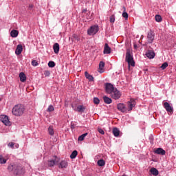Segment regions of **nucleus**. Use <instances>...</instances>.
I'll return each mask as SVG.
<instances>
[{"label": "nucleus", "instance_id": "obj_47", "mask_svg": "<svg viewBox=\"0 0 176 176\" xmlns=\"http://www.w3.org/2000/svg\"><path fill=\"white\" fill-rule=\"evenodd\" d=\"M135 49L137 47V45H134Z\"/></svg>", "mask_w": 176, "mask_h": 176}, {"label": "nucleus", "instance_id": "obj_35", "mask_svg": "<svg viewBox=\"0 0 176 176\" xmlns=\"http://www.w3.org/2000/svg\"><path fill=\"white\" fill-rule=\"evenodd\" d=\"M104 67H105V63L100 61L99 63V69L102 70V68H104Z\"/></svg>", "mask_w": 176, "mask_h": 176}, {"label": "nucleus", "instance_id": "obj_48", "mask_svg": "<svg viewBox=\"0 0 176 176\" xmlns=\"http://www.w3.org/2000/svg\"><path fill=\"white\" fill-rule=\"evenodd\" d=\"M122 176H127V175H123Z\"/></svg>", "mask_w": 176, "mask_h": 176}, {"label": "nucleus", "instance_id": "obj_29", "mask_svg": "<svg viewBox=\"0 0 176 176\" xmlns=\"http://www.w3.org/2000/svg\"><path fill=\"white\" fill-rule=\"evenodd\" d=\"M78 156V151L76 150L74 151L70 155V158L75 159Z\"/></svg>", "mask_w": 176, "mask_h": 176}, {"label": "nucleus", "instance_id": "obj_11", "mask_svg": "<svg viewBox=\"0 0 176 176\" xmlns=\"http://www.w3.org/2000/svg\"><path fill=\"white\" fill-rule=\"evenodd\" d=\"M164 107L166 111L169 112V113H173V112H174V109L170 105V103L165 102L164 103Z\"/></svg>", "mask_w": 176, "mask_h": 176}, {"label": "nucleus", "instance_id": "obj_7", "mask_svg": "<svg viewBox=\"0 0 176 176\" xmlns=\"http://www.w3.org/2000/svg\"><path fill=\"white\" fill-rule=\"evenodd\" d=\"M116 88L113 87V85L111 83H107L105 85V91L107 94H111V93L116 89Z\"/></svg>", "mask_w": 176, "mask_h": 176}, {"label": "nucleus", "instance_id": "obj_3", "mask_svg": "<svg viewBox=\"0 0 176 176\" xmlns=\"http://www.w3.org/2000/svg\"><path fill=\"white\" fill-rule=\"evenodd\" d=\"M125 61L128 63L129 67H135V62H134L133 55H131L130 51H127L126 53Z\"/></svg>", "mask_w": 176, "mask_h": 176}, {"label": "nucleus", "instance_id": "obj_16", "mask_svg": "<svg viewBox=\"0 0 176 176\" xmlns=\"http://www.w3.org/2000/svg\"><path fill=\"white\" fill-rule=\"evenodd\" d=\"M53 49L55 54H58V52H60V45L58 43H54Z\"/></svg>", "mask_w": 176, "mask_h": 176}, {"label": "nucleus", "instance_id": "obj_45", "mask_svg": "<svg viewBox=\"0 0 176 176\" xmlns=\"http://www.w3.org/2000/svg\"><path fill=\"white\" fill-rule=\"evenodd\" d=\"M15 148H19V144L15 145Z\"/></svg>", "mask_w": 176, "mask_h": 176}, {"label": "nucleus", "instance_id": "obj_22", "mask_svg": "<svg viewBox=\"0 0 176 176\" xmlns=\"http://www.w3.org/2000/svg\"><path fill=\"white\" fill-rule=\"evenodd\" d=\"M67 166L68 162H67L66 161H61L59 164V167H60L61 168H67Z\"/></svg>", "mask_w": 176, "mask_h": 176}, {"label": "nucleus", "instance_id": "obj_43", "mask_svg": "<svg viewBox=\"0 0 176 176\" xmlns=\"http://www.w3.org/2000/svg\"><path fill=\"white\" fill-rule=\"evenodd\" d=\"M74 38H75L76 39V41H80L79 37H78V36L76 34H74Z\"/></svg>", "mask_w": 176, "mask_h": 176}, {"label": "nucleus", "instance_id": "obj_39", "mask_svg": "<svg viewBox=\"0 0 176 176\" xmlns=\"http://www.w3.org/2000/svg\"><path fill=\"white\" fill-rule=\"evenodd\" d=\"M32 65H33V67H37V65H38V62H36V60H34L32 61Z\"/></svg>", "mask_w": 176, "mask_h": 176}, {"label": "nucleus", "instance_id": "obj_18", "mask_svg": "<svg viewBox=\"0 0 176 176\" xmlns=\"http://www.w3.org/2000/svg\"><path fill=\"white\" fill-rule=\"evenodd\" d=\"M155 153H157V155H166V151L162 148H158L155 150Z\"/></svg>", "mask_w": 176, "mask_h": 176}, {"label": "nucleus", "instance_id": "obj_26", "mask_svg": "<svg viewBox=\"0 0 176 176\" xmlns=\"http://www.w3.org/2000/svg\"><path fill=\"white\" fill-rule=\"evenodd\" d=\"M48 133L50 134V135H54V129H53V126H49Z\"/></svg>", "mask_w": 176, "mask_h": 176}, {"label": "nucleus", "instance_id": "obj_8", "mask_svg": "<svg viewBox=\"0 0 176 176\" xmlns=\"http://www.w3.org/2000/svg\"><path fill=\"white\" fill-rule=\"evenodd\" d=\"M153 41H155V33L151 30L147 34V42L148 43H153Z\"/></svg>", "mask_w": 176, "mask_h": 176}, {"label": "nucleus", "instance_id": "obj_30", "mask_svg": "<svg viewBox=\"0 0 176 176\" xmlns=\"http://www.w3.org/2000/svg\"><path fill=\"white\" fill-rule=\"evenodd\" d=\"M89 134L88 133H85L80 136L78 137V141H83L85 140V138Z\"/></svg>", "mask_w": 176, "mask_h": 176}, {"label": "nucleus", "instance_id": "obj_10", "mask_svg": "<svg viewBox=\"0 0 176 176\" xmlns=\"http://www.w3.org/2000/svg\"><path fill=\"white\" fill-rule=\"evenodd\" d=\"M127 104L128 111H133V108L135 107V100L131 98L129 101H128Z\"/></svg>", "mask_w": 176, "mask_h": 176}, {"label": "nucleus", "instance_id": "obj_33", "mask_svg": "<svg viewBox=\"0 0 176 176\" xmlns=\"http://www.w3.org/2000/svg\"><path fill=\"white\" fill-rule=\"evenodd\" d=\"M48 67H50V68H54V67H56V63L51 60L48 63Z\"/></svg>", "mask_w": 176, "mask_h": 176}, {"label": "nucleus", "instance_id": "obj_36", "mask_svg": "<svg viewBox=\"0 0 176 176\" xmlns=\"http://www.w3.org/2000/svg\"><path fill=\"white\" fill-rule=\"evenodd\" d=\"M47 111V112H53V111H54V107H53V105H50Z\"/></svg>", "mask_w": 176, "mask_h": 176}, {"label": "nucleus", "instance_id": "obj_5", "mask_svg": "<svg viewBox=\"0 0 176 176\" xmlns=\"http://www.w3.org/2000/svg\"><path fill=\"white\" fill-rule=\"evenodd\" d=\"M0 120L5 124V126H10V121L9 120V117H8V116H0Z\"/></svg>", "mask_w": 176, "mask_h": 176}, {"label": "nucleus", "instance_id": "obj_32", "mask_svg": "<svg viewBox=\"0 0 176 176\" xmlns=\"http://www.w3.org/2000/svg\"><path fill=\"white\" fill-rule=\"evenodd\" d=\"M155 21H157V23H160L162 21V16L160 15H158V14L155 15Z\"/></svg>", "mask_w": 176, "mask_h": 176}, {"label": "nucleus", "instance_id": "obj_15", "mask_svg": "<svg viewBox=\"0 0 176 176\" xmlns=\"http://www.w3.org/2000/svg\"><path fill=\"white\" fill-rule=\"evenodd\" d=\"M103 53L104 54H111V48L108 43H105Z\"/></svg>", "mask_w": 176, "mask_h": 176}, {"label": "nucleus", "instance_id": "obj_37", "mask_svg": "<svg viewBox=\"0 0 176 176\" xmlns=\"http://www.w3.org/2000/svg\"><path fill=\"white\" fill-rule=\"evenodd\" d=\"M94 102L96 105H98V104H100V99H98V98H94Z\"/></svg>", "mask_w": 176, "mask_h": 176}, {"label": "nucleus", "instance_id": "obj_28", "mask_svg": "<svg viewBox=\"0 0 176 176\" xmlns=\"http://www.w3.org/2000/svg\"><path fill=\"white\" fill-rule=\"evenodd\" d=\"M97 164L99 167H102L103 166H105V161L104 160H99Z\"/></svg>", "mask_w": 176, "mask_h": 176}, {"label": "nucleus", "instance_id": "obj_21", "mask_svg": "<svg viewBox=\"0 0 176 176\" xmlns=\"http://www.w3.org/2000/svg\"><path fill=\"white\" fill-rule=\"evenodd\" d=\"M10 36L12 38H17V36H19V32L16 30H13L10 32Z\"/></svg>", "mask_w": 176, "mask_h": 176}, {"label": "nucleus", "instance_id": "obj_49", "mask_svg": "<svg viewBox=\"0 0 176 176\" xmlns=\"http://www.w3.org/2000/svg\"><path fill=\"white\" fill-rule=\"evenodd\" d=\"M0 101H1V98H0Z\"/></svg>", "mask_w": 176, "mask_h": 176}, {"label": "nucleus", "instance_id": "obj_13", "mask_svg": "<svg viewBox=\"0 0 176 176\" xmlns=\"http://www.w3.org/2000/svg\"><path fill=\"white\" fill-rule=\"evenodd\" d=\"M117 108L118 109V111H120L121 112H126V111H127V109L126 108V105H124V104L123 103H119L117 104Z\"/></svg>", "mask_w": 176, "mask_h": 176}, {"label": "nucleus", "instance_id": "obj_31", "mask_svg": "<svg viewBox=\"0 0 176 176\" xmlns=\"http://www.w3.org/2000/svg\"><path fill=\"white\" fill-rule=\"evenodd\" d=\"M6 163V159L3 158L2 155H0V164H5Z\"/></svg>", "mask_w": 176, "mask_h": 176}, {"label": "nucleus", "instance_id": "obj_1", "mask_svg": "<svg viewBox=\"0 0 176 176\" xmlns=\"http://www.w3.org/2000/svg\"><path fill=\"white\" fill-rule=\"evenodd\" d=\"M25 111V108L24 107V105L21 104H18L12 108V113L14 116H21L23 113H24V111Z\"/></svg>", "mask_w": 176, "mask_h": 176}, {"label": "nucleus", "instance_id": "obj_24", "mask_svg": "<svg viewBox=\"0 0 176 176\" xmlns=\"http://www.w3.org/2000/svg\"><path fill=\"white\" fill-rule=\"evenodd\" d=\"M113 134L114 137H119V134H120V131H119V129L114 128L113 129Z\"/></svg>", "mask_w": 176, "mask_h": 176}, {"label": "nucleus", "instance_id": "obj_12", "mask_svg": "<svg viewBox=\"0 0 176 176\" xmlns=\"http://www.w3.org/2000/svg\"><path fill=\"white\" fill-rule=\"evenodd\" d=\"M60 162V159H58L57 157H54V160H51L48 162V166L50 167H54V166L56 164V163H58Z\"/></svg>", "mask_w": 176, "mask_h": 176}, {"label": "nucleus", "instance_id": "obj_38", "mask_svg": "<svg viewBox=\"0 0 176 176\" xmlns=\"http://www.w3.org/2000/svg\"><path fill=\"white\" fill-rule=\"evenodd\" d=\"M98 133H100V134H102V135H104L105 134V132L104 131V130L101 128H98Z\"/></svg>", "mask_w": 176, "mask_h": 176}, {"label": "nucleus", "instance_id": "obj_40", "mask_svg": "<svg viewBox=\"0 0 176 176\" xmlns=\"http://www.w3.org/2000/svg\"><path fill=\"white\" fill-rule=\"evenodd\" d=\"M8 146H9V148H12V149H14V142H10L8 144Z\"/></svg>", "mask_w": 176, "mask_h": 176}, {"label": "nucleus", "instance_id": "obj_4", "mask_svg": "<svg viewBox=\"0 0 176 176\" xmlns=\"http://www.w3.org/2000/svg\"><path fill=\"white\" fill-rule=\"evenodd\" d=\"M111 98H113V100H119L120 97H122V94H120V91L118 90V89H115L111 94H110Z\"/></svg>", "mask_w": 176, "mask_h": 176}, {"label": "nucleus", "instance_id": "obj_34", "mask_svg": "<svg viewBox=\"0 0 176 176\" xmlns=\"http://www.w3.org/2000/svg\"><path fill=\"white\" fill-rule=\"evenodd\" d=\"M167 67H168V63L167 62H165L161 65L160 68L162 69H166Z\"/></svg>", "mask_w": 176, "mask_h": 176}, {"label": "nucleus", "instance_id": "obj_2", "mask_svg": "<svg viewBox=\"0 0 176 176\" xmlns=\"http://www.w3.org/2000/svg\"><path fill=\"white\" fill-rule=\"evenodd\" d=\"M8 170V171H13L14 174H16V175H19V174H23L24 173V170L21 166L17 164L9 165Z\"/></svg>", "mask_w": 176, "mask_h": 176}, {"label": "nucleus", "instance_id": "obj_17", "mask_svg": "<svg viewBox=\"0 0 176 176\" xmlns=\"http://www.w3.org/2000/svg\"><path fill=\"white\" fill-rule=\"evenodd\" d=\"M146 56L150 59L155 58V52L153 50H148L147 53H146Z\"/></svg>", "mask_w": 176, "mask_h": 176}, {"label": "nucleus", "instance_id": "obj_27", "mask_svg": "<svg viewBox=\"0 0 176 176\" xmlns=\"http://www.w3.org/2000/svg\"><path fill=\"white\" fill-rule=\"evenodd\" d=\"M123 9H124V12L122 13V17H124L125 20H127L129 19V14L126 12V7H123Z\"/></svg>", "mask_w": 176, "mask_h": 176}, {"label": "nucleus", "instance_id": "obj_20", "mask_svg": "<svg viewBox=\"0 0 176 176\" xmlns=\"http://www.w3.org/2000/svg\"><path fill=\"white\" fill-rule=\"evenodd\" d=\"M19 78H20L21 82H25L27 80V77L25 76V74H24L23 72H21L19 74Z\"/></svg>", "mask_w": 176, "mask_h": 176}, {"label": "nucleus", "instance_id": "obj_46", "mask_svg": "<svg viewBox=\"0 0 176 176\" xmlns=\"http://www.w3.org/2000/svg\"><path fill=\"white\" fill-rule=\"evenodd\" d=\"M30 8H34V5H30Z\"/></svg>", "mask_w": 176, "mask_h": 176}, {"label": "nucleus", "instance_id": "obj_6", "mask_svg": "<svg viewBox=\"0 0 176 176\" xmlns=\"http://www.w3.org/2000/svg\"><path fill=\"white\" fill-rule=\"evenodd\" d=\"M98 32V26L94 25L91 26L88 30L87 34L88 35H96V34Z\"/></svg>", "mask_w": 176, "mask_h": 176}, {"label": "nucleus", "instance_id": "obj_9", "mask_svg": "<svg viewBox=\"0 0 176 176\" xmlns=\"http://www.w3.org/2000/svg\"><path fill=\"white\" fill-rule=\"evenodd\" d=\"M72 107L73 108L74 111H76L77 112H80V113H83L86 110V107H85L84 105H78L76 108V107H74V105L72 104Z\"/></svg>", "mask_w": 176, "mask_h": 176}, {"label": "nucleus", "instance_id": "obj_44", "mask_svg": "<svg viewBox=\"0 0 176 176\" xmlns=\"http://www.w3.org/2000/svg\"><path fill=\"white\" fill-rule=\"evenodd\" d=\"M85 12H87V9L82 10V13H85Z\"/></svg>", "mask_w": 176, "mask_h": 176}, {"label": "nucleus", "instance_id": "obj_41", "mask_svg": "<svg viewBox=\"0 0 176 176\" xmlns=\"http://www.w3.org/2000/svg\"><path fill=\"white\" fill-rule=\"evenodd\" d=\"M45 76H50V72L49 70L44 71Z\"/></svg>", "mask_w": 176, "mask_h": 176}, {"label": "nucleus", "instance_id": "obj_23", "mask_svg": "<svg viewBox=\"0 0 176 176\" xmlns=\"http://www.w3.org/2000/svg\"><path fill=\"white\" fill-rule=\"evenodd\" d=\"M103 100L105 104H111L112 103V99L107 96H103Z\"/></svg>", "mask_w": 176, "mask_h": 176}, {"label": "nucleus", "instance_id": "obj_19", "mask_svg": "<svg viewBox=\"0 0 176 176\" xmlns=\"http://www.w3.org/2000/svg\"><path fill=\"white\" fill-rule=\"evenodd\" d=\"M85 76L89 82H93V80H94L93 76L90 75L87 72H85Z\"/></svg>", "mask_w": 176, "mask_h": 176}, {"label": "nucleus", "instance_id": "obj_25", "mask_svg": "<svg viewBox=\"0 0 176 176\" xmlns=\"http://www.w3.org/2000/svg\"><path fill=\"white\" fill-rule=\"evenodd\" d=\"M150 171L153 175H155V176L159 175V170H157V169H156V168H152L150 170Z\"/></svg>", "mask_w": 176, "mask_h": 176}, {"label": "nucleus", "instance_id": "obj_42", "mask_svg": "<svg viewBox=\"0 0 176 176\" xmlns=\"http://www.w3.org/2000/svg\"><path fill=\"white\" fill-rule=\"evenodd\" d=\"M110 22H111V23H115V18L111 17V18H110Z\"/></svg>", "mask_w": 176, "mask_h": 176}, {"label": "nucleus", "instance_id": "obj_14", "mask_svg": "<svg viewBox=\"0 0 176 176\" xmlns=\"http://www.w3.org/2000/svg\"><path fill=\"white\" fill-rule=\"evenodd\" d=\"M22 52H23V45L21 44H19L16 47L15 53L17 56H19V54H21Z\"/></svg>", "mask_w": 176, "mask_h": 176}]
</instances>
